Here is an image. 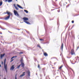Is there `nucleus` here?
I'll use <instances>...</instances> for the list:
<instances>
[{
  "label": "nucleus",
  "instance_id": "1",
  "mask_svg": "<svg viewBox=\"0 0 79 79\" xmlns=\"http://www.w3.org/2000/svg\"><path fill=\"white\" fill-rule=\"evenodd\" d=\"M23 19L24 20L23 21L25 23H26V24H30V23L27 21H28L29 19L28 18L24 17L23 18Z\"/></svg>",
  "mask_w": 79,
  "mask_h": 79
},
{
  "label": "nucleus",
  "instance_id": "2",
  "mask_svg": "<svg viewBox=\"0 0 79 79\" xmlns=\"http://www.w3.org/2000/svg\"><path fill=\"white\" fill-rule=\"evenodd\" d=\"M14 15H15L16 16H19V14H18V12L14 10Z\"/></svg>",
  "mask_w": 79,
  "mask_h": 79
},
{
  "label": "nucleus",
  "instance_id": "3",
  "mask_svg": "<svg viewBox=\"0 0 79 79\" xmlns=\"http://www.w3.org/2000/svg\"><path fill=\"white\" fill-rule=\"evenodd\" d=\"M6 64V59H5L4 61V68L5 67H7V65Z\"/></svg>",
  "mask_w": 79,
  "mask_h": 79
},
{
  "label": "nucleus",
  "instance_id": "4",
  "mask_svg": "<svg viewBox=\"0 0 79 79\" xmlns=\"http://www.w3.org/2000/svg\"><path fill=\"white\" fill-rule=\"evenodd\" d=\"M71 53V55H75V53H74V51L72 49L71 51V52H70Z\"/></svg>",
  "mask_w": 79,
  "mask_h": 79
},
{
  "label": "nucleus",
  "instance_id": "5",
  "mask_svg": "<svg viewBox=\"0 0 79 79\" xmlns=\"http://www.w3.org/2000/svg\"><path fill=\"white\" fill-rule=\"evenodd\" d=\"M60 48L62 50V52L63 51V43H62L61 44V46L60 47Z\"/></svg>",
  "mask_w": 79,
  "mask_h": 79
},
{
  "label": "nucleus",
  "instance_id": "6",
  "mask_svg": "<svg viewBox=\"0 0 79 79\" xmlns=\"http://www.w3.org/2000/svg\"><path fill=\"white\" fill-rule=\"evenodd\" d=\"M27 73L28 74V77H30V74H31V72H30V71H27Z\"/></svg>",
  "mask_w": 79,
  "mask_h": 79
},
{
  "label": "nucleus",
  "instance_id": "7",
  "mask_svg": "<svg viewBox=\"0 0 79 79\" xmlns=\"http://www.w3.org/2000/svg\"><path fill=\"white\" fill-rule=\"evenodd\" d=\"M5 54L4 53L3 54H1V59H2V58H3V56H5Z\"/></svg>",
  "mask_w": 79,
  "mask_h": 79
},
{
  "label": "nucleus",
  "instance_id": "8",
  "mask_svg": "<svg viewBox=\"0 0 79 79\" xmlns=\"http://www.w3.org/2000/svg\"><path fill=\"white\" fill-rule=\"evenodd\" d=\"M6 13L9 16H10V15H12V14H11L10 12H9L8 11H6Z\"/></svg>",
  "mask_w": 79,
  "mask_h": 79
},
{
  "label": "nucleus",
  "instance_id": "9",
  "mask_svg": "<svg viewBox=\"0 0 79 79\" xmlns=\"http://www.w3.org/2000/svg\"><path fill=\"white\" fill-rule=\"evenodd\" d=\"M10 15H9L6 17L5 19V20H7V19H8L10 18Z\"/></svg>",
  "mask_w": 79,
  "mask_h": 79
},
{
  "label": "nucleus",
  "instance_id": "10",
  "mask_svg": "<svg viewBox=\"0 0 79 79\" xmlns=\"http://www.w3.org/2000/svg\"><path fill=\"white\" fill-rule=\"evenodd\" d=\"M15 69V67H14V65H13L11 67L10 70H13Z\"/></svg>",
  "mask_w": 79,
  "mask_h": 79
},
{
  "label": "nucleus",
  "instance_id": "11",
  "mask_svg": "<svg viewBox=\"0 0 79 79\" xmlns=\"http://www.w3.org/2000/svg\"><path fill=\"white\" fill-rule=\"evenodd\" d=\"M20 65H21L22 67L23 68V67L24 66V64L23 62L21 63V64H20Z\"/></svg>",
  "mask_w": 79,
  "mask_h": 79
},
{
  "label": "nucleus",
  "instance_id": "12",
  "mask_svg": "<svg viewBox=\"0 0 79 79\" xmlns=\"http://www.w3.org/2000/svg\"><path fill=\"white\" fill-rule=\"evenodd\" d=\"M17 6L19 7V8H21V9H23V7H22L21 6H19L18 4L17 5Z\"/></svg>",
  "mask_w": 79,
  "mask_h": 79
},
{
  "label": "nucleus",
  "instance_id": "13",
  "mask_svg": "<svg viewBox=\"0 0 79 79\" xmlns=\"http://www.w3.org/2000/svg\"><path fill=\"white\" fill-rule=\"evenodd\" d=\"M44 55L45 56H48V54H47V53H46V52H45L44 53Z\"/></svg>",
  "mask_w": 79,
  "mask_h": 79
},
{
  "label": "nucleus",
  "instance_id": "14",
  "mask_svg": "<svg viewBox=\"0 0 79 79\" xmlns=\"http://www.w3.org/2000/svg\"><path fill=\"white\" fill-rule=\"evenodd\" d=\"M4 69H5V70H6V73H7V67H4Z\"/></svg>",
  "mask_w": 79,
  "mask_h": 79
},
{
  "label": "nucleus",
  "instance_id": "15",
  "mask_svg": "<svg viewBox=\"0 0 79 79\" xmlns=\"http://www.w3.org/2000/svg\"><path fill=\"white\" fill-rule=\"evenodd\" d=\"M2 4H3V2H0V6H1L2 5Z\"/></svg>",
  "mask_w": 79,
  "mask_h": 79
},
{
  "label": "nucleus",
  "instance_id": "16",
  "mask_svg": "<svg viewBox=\"0 0 79 79\" xmlns=\"http://www.w3.org/2000/svg\"><path fill=\"white\" fill-rule=\"evenodd\" d=\"M62 67H63V65H61L59 68V69H61L62 68Z\"/></svg>",
  "mask_w": 79,
  "mask_h": 79
},
{
  "label": "nucleus",
  "instance_id": "17",
  "mask_svg": "<svg viewBox=\"0 0 79 79\" xmlns=\"http://www.w3.org/2000/svg\"><path fill=\"white\" fill-rule=\"evenodd\" d=\"M25 75V74H23L22 75H21L20 76V77H23V76Z\"/></svg>",
  "mask_w": 79,
  "mask_h": 79
},
{
  "label": "nucleus",
  "instance_id": "18",
  "mask_svg": "<svg viewBox=\"0 0 79 79\" xmlns=\"http://www.w3.org/2000/svg\"><path fill=\"white\" fill-rule=\"evenodd\" d=\"M12 1V0H8V3H10V2H11Z\"/></svg>",
  "mask_w": 79,
  "mask_h": 79
},
{
  "label": "nucleus",
  "instance_id": "19",
  "mask_svg": "<svg viewBox=\"0 0 79 79\" xmlns=\"http://www.w3.org/2000/svg\"><path fill=\"white\" fill-rule=\"evenodd\" d=\"M24 11L25 12H26V13H28V11H27V10H24Z\"/></svg>",
  "mask_w": 79,
  "mask_h": 79
},
{
  "label": "nucleus",
  "instance_id": "20",
  "mask_svg": "<svg viewBox=\"0 0 79 79\" xmlns=\"http://www.w3.org/2000/svg\"><path fill=\"white\" fill-rule=\"evenodd\" d=\"M15 8L16 9V10H19V8H18V7H17V6L15 7Z\"/></svg>",
  "mask_w": 79,
  "mask_h": 79
},
{
  "label": "nucleus",
  "instance_id": "21",
  "mask_svg": "<svg viewBox=\"0 0 79 79\" xmlns=\"http://www.w3.org/2000/svg\"><path fill=\"white\" fill-rule=\"evenodd\" d=\"M15 57H17V56H14L13 57H12L11 58L10 60H12V59H13V58H15Z\"/></svg>",
  "mask_w": 79,
  "mask_h": 79
},
{
  "label": "nucleus",
  "instance_id": "22",
  "mask_svg": "<svg viewBox=\"0 0 79 79\" xmlns=\"http://www.w3.org/2000/svg\"><path fill=\"white\" fill-rule=\"evenodd\" d=\"M21 66V65H19L17 67V68H18V69L19 68L20 66Z\"/></svg>",
  "mask_w": 79,
  "mask_h": 79
},
{
  "label": "nucleus",
  "instance_id": "23",
  "mask_svg": "<svg viewBox=\"0 0 79 79\" xmlns=\"http://www.w3.org/2000/svg\"><path fill=\"white\" fill-rule=\"evenodd\" d=\"M37 47H39V48H41L40 45H37Z\"/></svg>",
  "mask_w": 79,
  "mask_h": 79
},
{
  "label": "nucleus",
  "instance_id": "24",
  "mask_svg": "<svg viewBox=\"0 0 79 79\" xmlns=\"http://www.w3.org/2000/svg\"><path fill=\"white\" fill-rule=\"evenodd\" d=\"M40 40L42 41H44V39H40Z\"/></svg>",
  "mask_w": 79,
  "mask_h": 79
},
{
  "label": "nucleus",
  "instance_id": "25",
  "mask_svg": "<svg viewBox=\"0 0 79 79\" xmlns=\"http://www.w3.org/2000/svg\"><path fill=\"white\" fill-rule=\"evenodd\" d=\"M14 7H15V8L16 7V4H14Z\"/></svg>",
  "mask_w": 79,
  "mask_h": 79
},
{
  "label": "nucleus",
  "instance_id": "26",
  "mask_svg": "<svg viewBox=\"0 0 79 79\" xmlns=\"http://www.w3.org/2000/svg\"><path fill=\"white\" fill-rule=\"evenodd\" d=\"M19 54H22V53H23V52H19Z\"/></svg>",
  "mask_w": 79,
  "mask_h": 79
},
{
  "label": "nucleus",
  "instance_id": "27",
  "mask_svg": "<svg viewBox=\"0 0 79 79\" xmlns=\"http://www.w3.org/2000/svg\"><path fill=\"white\" fill-rule=\"evenodd\" d=\"M20 61H21V62H23V59L22 58L21 60H20Z\"/></svg>",
  "mask_w": 79,
  "mask_h": 79
},
{
  "label": "nucleus",
  "instance_id": "28",
  "mask_svg": "<svg viewBox=\"0 0 79 79\" xmlns=\"http://www.w3.org/2000/svg\"><path fill=\"white\" fill-rule=\"evenodd\" d=\"M71 69V70H72V71H73V73H74V71H73V70L72 69H71V68H70Z\"/></svg>",
  "mask_w": 79,
  "mask_h": 79
},
{
  "label": "nucleus",
  "instance_id": "29",
  "mask_svg": "<svg viewBox=\"0 0 79 79\" xmlns=\"http://www.w3.org/2000/svg\"><path fill=\"white\" fill-rule=\"evenodd\" d=\"M38 68H40V65H38Z\"/></svg>",
  "mask_w": 79,
  "mask_h": 79
},
{
  "label": "nucleus",
  "instance_id": "30",
  "mask_svg": "<svg viewBox=\"0 0 79 79\" xmlns=\"http://www.w3.org/2000/svg\"><path fill=\"white\" fill-rule=\"evenodd\" d=\"M2 64H3V61H2Z\"/></svg>",
  "mask_w": 79,
  "mask_h": 79
},
{
  "label": "nucleus",
  "instance_id": "31",
  "mask_svg": "<svg viewBox=\"0 0 79 79\" xmlns=\"http://www.w3.org/2000/svg\"><path fill=\"white\" fill-rule=\"evenodd\" d=\"M72 23H74V21H72Z\"/></svg>",
  "mask_w": 79,
  "mask_h": 79
},
{
  "label": "nucleus",
  "instance_id": "32",
  "mask_svg": "<svg viewBox=\"0 0 79 79\" xmlns=\"http://www.w3.org/2000/svg\"><path fill=\"white\" fill-rule=\"evenodd\" d=\"M13 60H14L13 59L12 60L10 61V62H12V61H13Z\"/></svg>",
  "mask_w": 79,
  "mask_h": 79
},
{
  "label": "nucleus",
  "instance_id": "33",
  "mask_svg": "<svg viewBox=\"0 0 79 79\" xmlns=\"http://www.w3.org/2000/svg\"><path fill=\"white\" fill-rule=\"evenodd\" d=\"M75 60H77V59H76V57H75Z\"/></svg>",
  "mask_w": 79,
  "mask_h": 79
},
{
  "label": "nucleus",
  "instance_id": "34",
  "mask_svg": "<svg viewBox=\"0 0 79 79\" xmlns=\"http://www.w3.org/2000/svg\"><path fill=\"white\" fill-rule=\"evenodd\" d=\"M8 0H5V2H8Z\"/></svg>",
  "mask_w": 79,
  "mask_h": 79
},
{
  "label": "nucleus",
  "instance_id": "35",
  "mask_svg": "<svg viewBox=\"0 0 79 79\" xmlns=\"http://www.w3.org/2000/svg\"><path fill=\"white\" fill-rule=\"evenodd\" d=\"M57 11H58V12H60V10H57Z\"/></svg>",
  "mask_w": 79,
  "mask_h": 79
},
{
  "label": "nucleus",
  "instance_id": "36",
  "mask_svg": "<svg viewBox=\"0 0 79 79\" xmlns=\"http://www.w3.org/2000/svg\"><path fill=\"white\" fill-rule=\"evenodd\" d=\"M1 29H2V30H5V29H2V28L1 27Z\"/></svg>",
  "mask_w": 79,
  "mask_h": 79
},
{
  "label": "nucleus",
  "instance_id": "37",
  "mask_svg": "<svg viewBox=\"0 0 79 79\" xmlns=\"http://www.w3.org/2000/svg\"><path fill=\"white\" fill-rule=\"evenodd\" d=\"M26 32H27L28 34H29V31H26Z\"/></svg>",
  "mask_w": 79,
  "mask_h": 79
},
{
  "label": "nucleus",
  "instance_id": "38",
  "mask_svg": "<svg viewBox=\"0 0 79 79\" xmlns=\"http://www.w3.org/2000/svg\"><path fill=\"white\" fill-rule=\"evenodd\" d=\"M79 48V47H77V49H78Z\"/></svg>",
  "mask_w": 79,
  "mask_h": 79
},
{
  "label": "nucleus",
  "instance_id": "39",
  "mask_svg": "<svg viewBox=\"0 0 79 79\" xmlns=\"http://www.w3.org/2000/svg\"><path fill=\"white\" fill-rule=\"evenodd\" d=\"M45 69V68H44V69H43V70H44V69Z\"/></svg>",
  "mask_w": 79,
  "mask_h": 79
},
{
  "label": "nucleus",
  "instance_id": "40",
  "mask_svg": "<svg viewBox=\"0 0 79 79\" xmlns=\"http://www.w3.org/2000/svg\"><path fill=\"white\" fill-rule=\"evenodd\" d=\"M57 77H58V76H57V77H56V79H57Z\"/></svg>",
  "mask_w": 79,
  "mask_h": 79
},
{
  "label": "nucleus",
  "instance_id": "41",
  "mask_svg": "<svg viewBox=\"0 0 79 79\" xmlns=\"http://www.w3.org/2000/svg\"><path fill=\"white\" fill-rule=\"evenodd\" d=\"M15 79H17V78H16V76H15Z\"/></svg>",
  "mask_w": 79,
  "mask_h": 79
},
{
  "label": "nucleus",
  "instance_id": "42",
  "mask_svg": "<svg viewBox=\"0 0 79 79\" xmlns=\"http://www.w3.org/2000/svg\"><path fill=\"white\" fill-rule=\"evenodd\" d=\"M25 72H23V74H25Z\"/></svg>",
  "mask_w": 79,
  "mask_h": 79
},
{
  "label": "nucleus",
  "instance_id": "43",
  "mask_svg": "<svg viewBox=\"0 0 79 79\" xmlns=\"http://www.w3.org/2000/svg\"><path fill=\"white\" fill-rule=\"evenodd\" d=\"M0 67H2V66H1V64H0Z\"/></svg>",
  "mask_w": 79,
  "mask_h": 79
},
{
  "label": "nucleus",
  "instance_id": "44",
  "mask_svg": "<svg viewBox=\"0 0 79 79\" xmlns=\"http://www.w3.org/2000/svg\"><path fill=\"white\" fill-rule=\"evenodd\" d=\"M79 58V57H78V56L77 57V58Z\"/></svg>",
  "mask_w": 79,
  "mask_h": 79
},
{
  "label": "nucleus",
  "instance_id": "45",
  "mask_svg": "<svg viewBox=\"0 0 79 79\" xmlns=\"http://www.w3.org/2000/svg\"><path fill=\"white\" fill-rule=\"evenodd\" d=\"M16 0V2H18V0Z\"/></svg>",
  "mask_w": 79,
  "mask_h": 79
},
{
  "label": "nucleus",
  "instance_id": "46",
  "mask_svg": "<svg viewBox=\"0 0 79 79\" xmlns=\"http://www.w3.org/2000/svg\"><path fill=\"white\" fill-rule=\"evenodd\" d=\"M62 61H64L63 59H62Z\"/></svg>",
  "mask_w": 79,
  "mask_h": 79
},
{
  "label": "nucleus",
  "instance_id": "47",
  "mask_svg": "<svg viewBox=\"0 0 79 79\" xmlns=\"http://www.w3.org/2000/svg\"><path fill=\"white\" fill-rule=\"evenodd\" d=\"M1 37L2 38V37H3V36H1Z\"/></svg>",
  "mask_w": 79,
  "mask_h": 79
},
{
  "label": "nucleus",
  "instance_id": "48",
  "mask_svg": "<svg viewBox=\"0 0 79 79\" xmlns=\"http://www.w3.org/2000/svg\"><path fill=\"white\" fill-rule=\"evenodd\" d=\"M0 34H2V33H1Z\"/></svg>",
  "mask_w": 79,
  "mask_h": 79
},
{
  "label": "nucleus",
  "instance_id": "49",
  "mask_svg": "<svg viewBox=\"0 0 79 79\" xmlns=\"http://www.w3.org/2000/svg\"><path fill=\"white\" fill-rule=\"evenodd\" d=\"M75 64V63H74L72 64Z\"/></svg>",
  "mask_w": 79,
  "mask_h": 79
},
{
  "label": "nucleus",
  "instance_id": "50",
  "mask_svg": "<svg viewBox=\"0 0 79 79\" xmlns=\"http://www.w3.org/2000/svg\"><path fill=\"white\" fill-rule=\"evenodd\" d=\"M4 79H6V78H4Z\"/></svg>",
  "mask_w": 79,
  "mask_h": 79
},
{
  "label": "nucleus",
  "instance_id": "51",
  "mask_svg": "<svg viewBox=\"0 0 79 79\" xmlns=\"http://www.w3.org/2000/svg\"><path fill=\"white\" fill-rule=\"evenodd\" d=\"M36 74L37 75V73H36Z\"/></svg>",
  "mask_w": 79,
  "mask_h": 79
},
{
  "label": "nucleus",
  "instance_id": "52",
  "mask_svg": "<svg viewBox=\"0 0 79 79\" xmlns=\"http://www.w3.org/2000/svg\"><path fill=\"white\" fill-rule=\"evenodd\" d=\"M56 1H57V0H56Z\"/></svg>",
  "mask_w": 79,
  "mask_h": 79
},
{
  "label": "nucleus",
  "instance_id": "53",
  "mask_svg": "<svg viewBox=\"0 0 79 79\" xmlns=\"http://www.w3.org/2000/svg\"><path fill=\"white\" fill-rule=\"evenodd\" d=\"M75 61V63H76V61Z\"/></svg>",
  "mask_w": 79,
  "mask_h": 79
},
{
  "label": "nucleus",
  "instance_id": "54",
  "mask_svg": "<svg viewBox=\"0 0 79 79\" xmlns=\"http://www.w3.org/2000/svg\"><path fill=\"white\" fill-rule=\"evenodd\" d=\"M1 42L2 43V42Z\"/></svg>",
  "mask_w": 79,
  "mask_h": 79
},
{
  "label": "nucleus",
  "instance_id": "55",
  "mask_svg": "<svg viewBox=\"0 0 79 79\" xmlns=\"http://www.w3.org/2000/svg\"><path fill=\"white\" fill-rule=\"evenodd\" d=\"M46 79H47V77H46Z\"/></svg>",
  "mask_w": 79,
  "mask_h": 79
},
{
  "label": "nucleus",
  "instance_id": "56",
  "mask_svg": "<svg viewBox=\"0 0 79 79\" xmlns=\"http://www.w3.org/2000/svg\"><path fill=\"white\" fill-rule=\"evenodd\" d=\"M60 55H61V54H60Z\"/></svg>",
  "mask_w": 79,
  "mask_h": 79
}]
</instances>
